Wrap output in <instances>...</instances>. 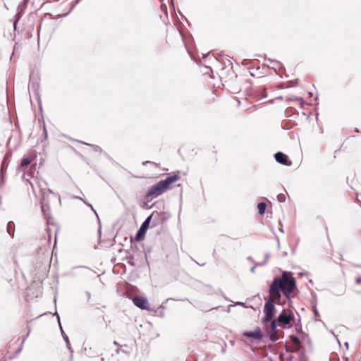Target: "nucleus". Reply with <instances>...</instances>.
Instances as JSON below:
<instances>
[{"mask_svg": "<svg viewBox=\"0 0 361 361\" xmlns=\"http://www.w3.org/2000/svg\"><path fill=\"white\" fill-rule=\"evenodd\" d=\"M67 15H68V13H65V14L63 15V16H66Z\"/></svg>", "mask_w": 361, "mask_h": 361, "instance_id": "c9c22d12", "label": "nucleus"}, {"mask_svg": "<svg viewBox=\"0 0 361 361\" xmlns=\"http://www.w3.org/2000/svg\"><path fill=\"white\" fill-rule=\"evenodd\" d=\"M71 198H72V199H73V200H82V201L85 202V204L86 205H87L88 207H90L91 208V209H92V211H94V213L96 214V212H95V210L94 209V208H93L92 205V204H89V203H87V202H86L85 201H84V200H83V199H82V197H78V196H75V195H74V196H72V197H71Z\"/></svg>", "mask_w": 361, "mask_h": 361, "instance_id": "2eb2a0df", "label": "nucleus"}, {"mask_svg": "<svg viewBox=\"0 0 361 361\" xmlns=\"http://www.w3.org/2000/svg\"><path fill=\"white\" fill-rule=\"evenodd\" d=\"M296 288L295 280L290 272L283 271L281 277H275L269 286V299L275 301L281 299V292H283L288 299L289 295Z\"/></svg>", "mask_w": 361, "mask_h": 361, "instance_id": "f257e3e1", "label": "nucleus"}, {"mask_svg": "<svg viewBox=\"0 0 361 361\" xmlns=\"http://www.w3.org/2000/svg\"><path fill=\"white\" fill-rule=\"evenodd\" d=\"M180 179L179 171L174 173L173 175L166 177L164 180H161L150 187L146 193V197L155 198L169 188V185Z\"/></svg>", "mask_w": 361, "mask_h": 361, "instance_id": "f03ea898", "label": "nucleus"}, {"mask_svg": "<svg viewBox=\"0 0 361 361\" xmlns=\"http://www.w3.org/2000/svg\"><path fill=\"white\" fill-rule=\"evenodd\" d=\"M160 216V214L157 212H153L149 216H148L146 220L141 225L137 233L136 234V239L138 240L140 238V235L142 232H145L147 228L149 227V224L152 220L155 219H158Z\"/></svg>", "mask_w": 361, "mask_h": 361, "instance_id": "20e7f679", "label": "nucleus"}, {"mask_svg": "<svg viewBox=\"0 0 361 361\" xmlns=\"http://www.w3.org/2000/svg\"><path fill=\"white\" fill-rule=\"evenodd\" d=\"M56 316H57L58 321H59V314H56ZM59 325H61V324H60V322H59ZM60 328H61V333H62L63 336H65V335H66V334L64 333V331H63L61 326H60Z\"/></svg>", "mask_w": 361, "mask_h": 361, "instance_id": "b1692460", "label": "nucleus"}, {"mask_svg": "<svg viewBox=\"0 0 361 361\" xmlns=\"http://www.w3.org/2000/svg\"><path fill=\"white\" fill-rule=\"evenodd\" d=\"M312 300L311 302L312 306H313V304H315L317 305V295L314 293H312Z\"/></svg>", "mask_w": 361, "mask_h": 361, "instance_id": "6ab92c4d", "label": "nucleus"}, {"mask_svg": "<svg viewBox=\"0 0 361 361\" xmlns=\"http://www.w3.org/2000/svg\"><path fill=\"white\" fill-rule=\"evenodd\" d=\"M63 339L66 343H68L69 341H68V338L67 335L63 336Z\"/></svg>", "mask_w": 361, "mask_h": 361, "instance_id": "bb28decb", "label": "nucleus"}, {"mask_svg": "<svg viewBox=\"0 0 361 361\" xmlns=\"http://www.w3.org/2000/svg\"><path fill=\"white\" fill-rule=\"evenodd\" d=\"M270 339L272 341H276L278 338V330L276 328V320L274 319L271 321L269 328Z\"/></svg>", "mask_w": 361, "mask_h": 361, "instance_id": "1a4fd4ad", "label": "nucleus"}, {"mask_svg": "<svg viewBox=\"0 0 361 361\" xmlns=\"http://www.w3.org/2000/svg\"><path fill=\"white\" fill-rule=\"evenodd\" d=\"M13 224L12 221H10L7 224V231L9 235L13 236L14 235V230L13 229Z\"/></svg>", "mask_w": 361, "mask_h": 361, "instance_id": "f8f14e48", "label": "nucleus"}, {"mask_svg": "<svg viewBox=\"0 0 361 361\" xmlns=\"http://www.w3.org/2000/svg\"><path fill=\"white\" fill-rule=\"evenodd\" d=\"M312 310H313L315 317H319V314L317 309V305L315 304H313V306H312Z\"/></svg>", "mask_w": 361, "mask_h": 361, "instance_id": "aec40b11", "label": "nucleus"}, {"mask_svg": "<svg viewBox=\"0 0 361 361\" xmlns=\"http://www.w3.org/2000/svg\"><path fill=\"white\" fill-rule=\"evenodd\" d=\"M134 305L141 310H149L148 301L146 298L135 296L133 299Z\"/></svg>", "mask_w": 361, "mask_h": 361, "instance_id": "423d86ee", "label": "nucleus"}, {"mask_svg": "<svg viewBox=\"0 0 361 361\" xmlns=\"http://www.w3.org/2000/svg\"><path fill=\"white\" fill-rule=\"evenodd\" d=\"M275 310L274 304L273 303V300H268L264 305V317L263 319V323L266 324L269 322L273 316Z\"/></svg>", "mask_w": 361, "mask_h": 361, "instance_id": "7ed1b4c3", "label": "nucleus"}, {"mask_svg": "<svg viewBox=\"0 0 361 361\" xmlns=\"http://www.w3.org/2000/svg\"><path fill=\"white\" fill-rule=\"evenodd\" d=\"M275 159L277 162L286 165L290 166L292 164V161L288 160V156L283 152H279L274 155Z\"/></svg>", "mask_w": 361, "mask_h": 361, "instance_id": "0eeeda50", "label": "nucleus"}, {"mask_svg": "<svg viewBox=\"0 0 361 361\" xmlns=\"http://www.w3.org/2000/svg\"><path fill=\"white\" fill-rule=\"evenodd\" d=\"M31 161L29 158H23L20 163V167H25L28 166L30 164Z\"/></svg>", "mask_w": 361, "mask_h": 361, "instance_id": "4468645a", "label": "nucleus"}, {"mask_svg": "<svg viewBox=\"0 0 361 361\" xmlns=\"http://www.w3.org/2000/svg\"><path fill=\"white\" fill-rule=\"evenodd\" d=\"M277 200L280 202H283L286 201V195L284 194H282V193L279 194L277 195Z\"/></svg>", "mask_w": 361, "mask_h": 361, "instance_id": "f3484780", "label": "nucleus"}, {"mask_svg": "<svg viewBox=\"0 0 361 361\" xmlns=\"http://www.w3.org/2000/svg\"><path fill=\"white\" fill-rule=\"evenodd\" d=\"M7 159H8V157H7V156H6V157H4V159L3 161H2V164H1V172L3 171V169H4V167H6V168L7 167V165H8V164H7Z\"/></svg>", "mask_w": 361, "mask_h": 361, "instance_id": "a211bd4d", "label": "nucleus"}, {"mask_svg": "<svg viewBox=\"0 0 361 361\" xmlns=\"http://www.w3.org/2000/svg\"><path fill=\"white\" fill-rule=\"evenodd\" d=\"M66 346H67L68 349L70 350L71 352L72 353L73 350H71V345H70L69 342H68V343H66Z\"/></svg>", "mask_w": 361, "mask_h": 361, "instance_id": "cd10ccee", "label": "nucleus"}, {"mask_svg": "<svg viewBox=\"0 0 361 361\" xmlns=\"http://www.w3.org/2000/svg\"><path fill=\"white\" fill-rule=\"evenodd\" d=\"M290 338L291 342L293 344L300 346V339L297 336L292 335V336H290Z\"/></svg>", "mask_w": 361, "mask_h": 361, "instance_id": "ddd939ff", "label": "nucleus"}, {"mask_svg": "<svg viewBox=\"0 0 361 361\" xmlns=\"http://www.w3.org/2000/svg\"><path fill=\"white\" fill-rule=\"evenodd\" d=\"M149 161H145V162H143V165H145H145H146L147 163H149Z\"/></svg>", "mask_w": 361, "mask_h": 361, "instance_id": "2f4dec72", "label": "nucleus"}, {"mask_svg": "<svg viewBox=\"0 0 361 361\" xmlns=\"http://www.w3.org/2000/svg\"><path fill=\"white\" fill-rule=\"evenodd\" d=\"M293 319V317L290 314H286L283 310L276 319V322L281 323L283 325L290 324V322Z\"/></svg>", "mask_w": 361, "mask_h": 361, "instance_id": "6e6552de", "label": "nucleus"}, {"mask_svg": "<svg viewBox=\"0 0 361 361\" xmlns=\"http://www.w3.org/2000/svg\"><path fill=\"white\" fill-rule=\"evenodd\" d=\"M157 224V221H155L153 226H156Z\"/></svg>", "mask_w": 361, "mask_h": 361, "instance_id": "f704fd0d", "label": "nucleus"}, {"mask_svg": "<svg viewBox=\"0 0 361 361\" xmlns=\"http://www.w3.org/2000/svg\"><path fill=\"white\" fill-rule=\"evenodd\" d=\"M16 23L15 22V23H13L14 28H16Z\"/></svg>", "mask_w": 361, "mask_h": 361, "instance_id": "72a5a7b5", "label": "nucleus"}, {"mask_svg": "<svg viewBox=\"0 0 361 361\" xmlns=\"http://www.w3.org/2000/svg\"><path fill=\"white\" fill-rule=\"evenodd\" d=\"M295 102H298L301 106H303L305 102L304 99L302 97H295Z\"/></svg>", "mask_w": 361, "mask_h": 361, "instance_id": "4be33fe9", "label": "nucleus"}, {"mask_svg": "<svg viewBox=\"0 0 361 361\" xmlns=\"http://www.w3.org/2000/svg\"><path fill=\"white\" fill-rule=\"evenodd\" d=\"M295 97H294V96H288V97H287V99H288V100H290V101H295Z\"/></svg>", "mask_w": 361, "mask_h": 361, "instance_id": "393cba45", "label": "nucleus"}, {"mask_svg": "<svg viewBox=\"0 0 361 361\" xmlns=\"http://www.w3.org/2000/svg\"><path fill=\"white\" fill-rule=\"evenodd\" d=\"M48 191H49V194H51V195L52 196H54V197L58 198V199H59V202H61L60 197H59L58 195L55 194L54 192H52L51 190H49V189L48 190Z\"/></svg>", "mask_w": 361, "mask_h": 361, "instance_id": "5701e85b", "label": "nucleus"}, {"mask_svg": "<svg viewBox=\"0 0 361 361\" xmlns=\"http://www.w3.org/2000/svg\"><path fill=\"white\" fill-rule=\"evenodd\" d=\"M298 348H296V349H293V350H290V351L291 353H295L296 351H298Z\"/></svg>", "mask_w": 361, "mask_h": 361, "instance_id": "c756f323", "label": "nucleus"}, {"mask_svg": "<svg viewBox=\"0 0 361 361\" xmlns=\"http://www.w3.org/2000/svg\"><path fill=\"white\" fill-rule=\"evenodd\" d=\"M85 145H87V143H85ZM87 145H89L90 147H92V149L94 151V152H102V148L98 146V145H92V144H87Z\"/></svg>", "mask_w": 361, "mask_h": 361, "instance_id": "dca6fc26", "label": "nucleus"}, {"mask_svg": "<svg viewBox=\"0 0 361 361\" xmlns=\"http://www.w3.org/2000/svg\"><path fill=\"white\" fill-rule=\"evenodd\" d=\"M243 336L255 339H261L262 338V334L259 329L255 331H246L243 333Z\"/></svg>", "mask_w": 361, "mask_h": 361, "instance_id": "9d476101", "label": "nucleus"}, {"mask_svg": "<svg viewBox=\"0 0 361 361\" xmlns=\"http://www.w3.org/2000/svg\"><path fill=\"white\" fill-rule=\"evenodd\" d=\"M256 267H257V266L255 265V267H252L250 269V271H251L252 273H254V272H255Z\"/></svg>", "mask_w": 361, "mask_h": 361, "instance_id": "c85d7f7f", "label": "nucleus"}, {"mask_svg": "<svg viewBox=\"0 0 361 361\" xmlns=\"http://www.w3.org/2000/svg\"><path fill=\"white\" fill-rule=\"evenodd\" d=\"M257 208L259 210V214L262 215L265 212V209L267 208V204L265 202H260L257 204Z\"/></svg>", "mask_w": 361, "mask_h": 361, "instance_id": "9b49d317", "label": "nucleus"}, {"mask_svg": "<svg viewBox=\"0 0 361 361\" xmlns=\"http://www.w3.org/2000/svg\"><path fill=\"white\" fill-rule=\"evenodd\" d=\"M25 338L23 339L22 344L25 342Z\"/></svg>", "mask_w": 361, "mask_h": 361, "instance_id": "473e14b6", "label": "nucleus"}, {"mask_svg": "<svg viewBox=\"0 0 361 361\" xmlns=\"http://www.w3.org/2000/svg\"><path fill=\"white\" fill-rule=\"evenodd\" d=\"M345 346L348 348V342H345Z\"/></svg>", "mask_w": 361, "mask_h": 361, "instance_id": "7c9ffc66", "label": "nucleus"}, {"mask_svg": "<svg viewBox=\"0 0 361 361\" xmlns=\"http://www.w3.org/2000/svg\"><path fill=\"white\" fill-rule=\"evenodd\" d=\"M49 195H46L44 192H42V211L44 217L49 219L51 217L50 207L49 205V202L48 200Z\"/></svg>", "mask_w": 361, "mask_h": 361, "instance_id": "39448f33", "label": "nucleus"}, {"mask_svg": "<svg viewBox=\"0 0 361 361\" xmlns=\"http://www.w3.org/2000/svg\"><path fill=\"white\" fill-rule=\"evenodd\" d=\"M355 282H356L357 284L361 283V277H360V276L357 277V278H356V279H355Z\"/></svg>", "mask_w": 361, "mask_h": 361, "instance_id": "a878e982", "label": "nucleus"}, {"mask_svg": "<svg viewBox=\"0 0 361 361\" xmlns=\"http://www.w3.org/2000/svg\"><path fill=\"white\" fill-rule=\"evenodd\" d=\"M269 257V255L267 254L266 256H265L266 260L264 262H263L256 264V266H263V265H264L267 263Z\"/></svg>", "mask_w": 361, "mask_h": 361, "instance_id": "412c9836", "label": "nucleus"}]
</instances>
